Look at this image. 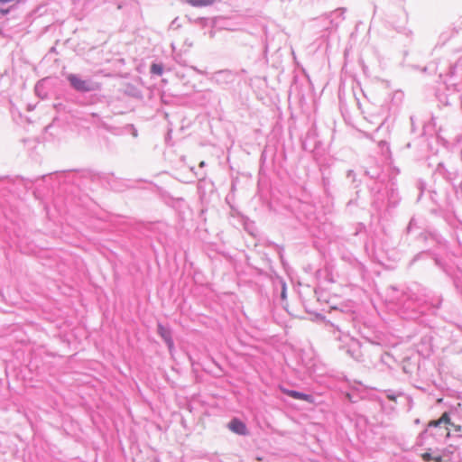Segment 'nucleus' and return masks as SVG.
Listing matches in <instances>:
<instances>
[{"instance_id": "nucleus-3", "label": "nucleus", "mask_w": 462, "mask_h": 462, "mask_svg": "<svg viewBox=\"0 0 462 462\" xmlns=\"http://www.w3.org/2000/svg\"><path fill=\"white\" fill-rule=\"evenodd\" d=\"M227 427L231 431L239 435H247L248 433L245 424L236 418L232 419Z\"/></svg>"}, {"instance_id": "nucleus-2", "label": "nucleus", "mask_w": 462, "mask_h": 462, "mask_svg": "<svg viewBox=\"0 0 462 462\" xmlns=\"http://www.w3.org/2000/svg\"><path fill=\"white\" fill-rule=\"evenodd\" d=\"M279 389L286 395L293 398V399H296V400H301V401H305L307 402H310V403H314V398L312 395L310 394H306V393H300V392H297V391H293V390H289V389H286L282 386H280Z\"/></svg>"}, {"instance_id": "nucleus-1", "label": "nucleus", "mask_w": 462, "mask_h": 462, "mask_svg": "<svg viewBox=\"0 0 462 462\" xmlns=\"http://www.w3.org/2000/svg\"><path fill=\"white\" fill-rule=\"evenodd\" d=\"M68 80L76 90L80 92H88L95 88L94 85L90 81L82 79L75 74H69L68 76Z\"/></svg>"}, {"instance_id": "nucleus-9", "label": "nucleus", "mask_w": 462, "mask_h": 462, "mask_svg": "<svg viewBox=\"0 0 462 462\" xmlns=\"http://www.w3.org/2000/svg\"><path fill=\"white\" fill-rule=\"evenodd\" d=\"M433 462H442V457L440 456L433 457Z\"/></svg>"}, {"instance_id": "nucleus-6", "label": "nucleus", "mask_w": 462, "mask_h": 462, "mask_svg": "<svg viewBox=\"0 0 462 462\" xmlns=\"http://www.w3.org/2000/svg\"><path fill=\"white\" fill-rule=\"evenodd\" d=\"M186 2L194 7H204L213 5L215 0H186Z\"/></svg>"}, {"instance_id": "nucleus-4", "label": "nucleus", "mask_w": 462, "mask_h": 462, "mask_svg": "<svg viewBox=\"0 0 462 462\" xmlns=\"http://www.w3.org/2000/svg\"><path fill=\"white\" fill-rule=\"evenodd\" d=\"M441 424L445 425V438L449 437V430L447 425L450 424V417L448 412H444L439 420H430L428 423V427H439Z\"/></svg>"}, {"instance_id": "nucleus-7", "label": "nucleus", "mask_w": 462, "mask_h": 462, "mask_svg": "<svg viewBox=\"0 0 462 462\" xmlns=\"http://www.w3.org/2000/svg\"><path fill=\"white\" fill-rule=\"evenodd\" d=\"M151 71L154 74L161 75L162 73V67L154 63L151 66Z\"/></svg>"}, {"instance_id": "nucleus-5", "label": "nucleus", "mask_w": 462, "mask_h": 462, "mask_svg": "<svg viewBox=\"0 0 462 462\" xmlns=\"http://www.w3.org/2000/svg\"><path fill=\"white\" fill-rule=\"evenodd\" d=\"M157 331H158V334L164 339L168 347L170 349H172L173 348V340L171 337V331L168 328H166L165 327H163L162 324H158Z\"/></svg>"}, {"instance_id": "nucleus-11", "label": "nucleus", "mask_w": 462, "mask_h": 462, "mask_svg": "<svg viewBox=\"0 0 462 462\" xmlns=\"http://www.w3.org/2000/svg\"><path fill=\"white\" fill-rule=\"evenodd\" d=\"M204 164H205V162H201L199 163V166H200V167H203V166H204Z\"/></svg>"}, {"instance_id": "nucleus-10", "label": "nucleus", "mask_w": 462, "mask_h": 462, "mask_svg": "<svg viewBox=\"0 0 462 462\" xmlns=\"http://www.w3.org/2000/svg\"><path fill=\"white\" fill-rule=\"evenodd\" d=\"M0 13L2 14H6L8 13V10L0 9Z\"/></svg>"}, {"instance_id": "nucleus-8", "label": "nucleus", "mask_w": 462, "mask_h": 462, "mask_svg": "<svg viewBox=\"0 0 462 462\" xmlns=\"http://www.w3.org/2000/svg\"><path fill=\"white\" fill-rule=\"evenodd\" d=\"M421 458H422L425 462H430V461H432L433 457L431 456V454H430V453H429V452H425V453L421 454Z\"/></svg>"}]
</instances>
